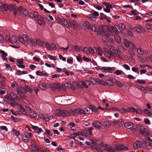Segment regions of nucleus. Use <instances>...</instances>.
<instances>
[{
    "label": "nucleus",
    "mask_w": 152,
    "mask_h": 152,
    "mask_svg": "<svg viewBox=\"0 0 152 152\" xmlns=\"http://www.w3.org/2000/svg\"><path fill=\"white\" fill-rule=\"evenodd\" d=\"M93 129L92 127L88 128V129H85L83 131L79 132L78 134L81 136L79 137V139L81 140H84V138L87 137H90L92 134L91 131Z\"/></svg>",
    "instance_id": "obj_1"
},
{
    "label": "nucleus",
    "mask_w": 152,
    "mask_h": 152,
    "mask_svg": "<svg viewBox=\"0 0 152 152\" xmlns=\"http://www.w3.org/2000/svg\"><path fill=\"white\" fill-rule=\"evenodd\" d=\"M72 114L69 113L68 112L65 110H58L56 111V112L54 114V115L55 116H62L63 117H66L67 115H70Z\"/></svg>",
    "instance_id": "obj_2"
},
{
    "label": "nucleus",
    "mask_w": 152,
    "mask_h": 152,
    "mask_svg": "<svg viewBox=\"0 0 152 152\" xmlns=\"http://www.w3.org/2000/svg\"><path fill=\"white\" fill-rule=\"evenodd\" d=\"M17 109L18 110L15 112L17 114L19 115L23 114L26 115H28V114L25 110V109L21 104H19L17 107Z\"/></svg>",
    "instance_id": "obj_3"
},
{
    "label": "nucleus",
    "mask_w": 152,
    "mask_h": 152,
    "mask_svg": "<svg viewBox=\"0 0 152 152\" xmlns=\"http://www.w3.org/2000/svg\"><path fill=\"white\" fill-rule=\"evenodd\" d=\"M17 92L18 94L23 98L25 97V95L24 93H26L23 87L21 86H18L17 88Z\"/></svg>",
    "instance_id": "obj_4"
},
{
    "label": "nucleus",
    "mask_w": 152,
    "mask_h": 152,
    "mask_svg": "<svg viewBox=\"0 0 152 152\" xmlns=\"http://www.w3.org/2000/svg\"><path fill=\"white\" fill-rule=\"evenodd\" d=\"M70 113L74 116H76L77 114H84V111L81 108L74 109V110H69Z\"/></svg>",
    "instance_id": "obj_5"
},
{
    "label": "nucleus",
    "mask_w": 152,
    "mask_h": 152,
    "mask_svg": "<svg viewBox=\"0 0 152 152\" xmlns=\"http://www.w3.org/2000/svg\"><path fill=\"white\" fill-rule=\"evenodd\" d=\"M103 49V54L104 56L109 59H111L114 56L113 52L108 50L106 48L104 47Z\"/></svg>",
    "instance_id": "obj_6"
},
{
    "label": "nucleus",
    "mask_w": 152,
    "mask_h": 152,
    "mask_svg": "<svg viewBox=\"0 0 152 152\" xmlns=\"http://www.w3.org/2000/svg\"><path fill=\"white\" fill-rule=\"evenodd\" d=\"M139 128V133L141 134H142L145 136L150 135V133L147 131L145 126L140 125Z\"/></svg>",
    "instance_id": "obj_7"
},
{
    "label": "nucleus",
    "mask_w": 152,
    "mask_h": 152,
    "mask_svg": "<svg viewBox=\"0 0 152 152\" xmlns=\"http://www.w3.org/2000/svg\"><path fill=\"white\" fill-rule=\"evenodd\" d=\"M124 42L126 47L128 48L130 47L133 49L136 48L134 44L132 41H129L126 39H124Z\"/></svg>",
    "instance_id": "obj_8"
},
{
    "label": "nucleus",
    "mask_w": 152,
    "mask_h": 152,
    "mask_svg": "<svg viewBox=\"0 0 152 152\" xmlns=\"http://www.w3.org/2000/svg\"><path fill=\"white\" fill-rule=\"evenodd\" d=\"M105 8L103 9V10L105 12L109 13L110 12V9L112 8V5L110 2H103L102 3Z\"/></svg>",
    "instance_id": "obj_9"
},
{
    "label": "nucleus",
    "mask_w": 152,
    "mask_h": 152,
    "mask_svg": "<svg viewBox=\"0 0 152 152\" xmlns=\"http://www.w3.org/2000/svg\"><path fill=\"white\" fill-rule=\"evenodd\" d=\"M98 70H100L104 72L111 73L114 70V69L110 67H100L98 68Z\"/></svg>",
    "instance_id": "obj_10"
},
{
    "label": "nucleus",
    "mask_w": 152,
    "mask_h": 152,
    "mask_svg": "<svg viewBox=\"0 0 152 152\" xmlns=\"http://www.w3.org/2000/svg\"><path fill=\"white\" fill-rule=\"evenodd\" d=\"M21 135L24 141L28 143L29 141V138L31 137V133L26 132L22 134Z\"/></svg>",
    "instance_id": "obj_11"
},
{
    "label": "nucleus",
    "mask_w": 152,
    "mask_h": 152,
    "mask_svg": "<svg viewBox=\"0 0 152 152\" xmlns=\"http://www.w3.org/2000/svg\"><path fill=\"white\" fill-rule=\"evenodd\" d=\"M78 84L79 86L82 88H87L90 85L88 80L78 81Z\"/></svg>",
    "instance_id": "obj_12"
},
{
    "label": "nucleus",
    "mask_w": 152,
    "mask_h": 152,
    "mask_svg": "<svg viewBox=\"0 0 152 152\" xmlns=\"http://www.w3.org/2000/svg\"><path fill=\"white\" fill-rule=\"evenodd\" d=\"M115 149L118 151H120L121 150H126L127 151L128 150V148L124 146L122 144H121L119 145H115Z\"/></svg>",
    "instance_id": "obj_13"
},
{
    "label": "nucleus",
    "mask_w": 152,
    "mask_h": 152,
    "mask_svg": "<svg viewBox=\"0 0 152 152\" xmlns=\"http://www.w3.org/2000/svg\"><path fill=\"white\" fill-rule=\"evenodd\" d=\"M49 85L50 88L53 90H55L56 89L58 90H60L61 89L59 85L57 83H49Z\"/></svg>",
    "instance_id": "obj_14"
},
{
    "label": "nucleus",
    "mask_w": 152,
    "mask_h": 152,
    "mask_svg": "<svg viewBox=\"0 0 152 152\" xmlns=\"http://www.w3.org/2000/svg\"><path fill=\"white\" fill-rule=\"evenodd\" d=\"M104 148L105 151L109 152H114L115 151V149L112 146L106 144L104 145Z\"/></svg>",
    "instance_id": "obj_15"
},
{
    "label": "nucleus",
    "mask_w": 152,
    "mask_h": 152,
    "mask_svg": "<svg viewBox=\"0 0 152 152\" xmlns=\"http://www.w3.org/2000/svg\"><path fill=\"white\" fill-rule=\"evenodd\" d=\"M137 52L140 55H142L143 54L147 55L148 52V50L145 49L143 50L141 48H137Z\"/></svg>",
    "instance_id": "obj_16"
},
{
    "label": "nucleus",
    "mask_w": 152,
    "mask_h": 152,
    "mask_svg": "<svg viewBox=\"0 0 152 152\" xmlns=\"http://www.w3.org/2000/svg\"><path fill=\"white\" fill-rule=\"evenodd\" d=\"M85 24L88 29L91 30L93 31H96V28L94 26L90 25L89 23L87 21L85 22Z\"/></svg>",
    "instance_id": "obj_17"
},
{
    "label": "nucleus",
    "mask_w": 152,
    "mask_h": 152,
    "mask_svg": "<svg viewBox=\"0 0 152 152\" xmlns=\"http://www.w3.org/2000/svg\"><path fill=\"white\" fill-rule=\"evenodd\" d=\"M142 145V142L140 141H138L134 142L133 145V147L135 149H137L140 148Z\"/></svg>",
    "instance_id": "obj_18"
},
{
    "label": "nucleus",
    "mask_w": 152,
    "mask_h": 152,
    "mask_svg": "<svg viewBox=\"0 0 152 152\" xmlns=\"http://www.w3.org/2000/svg\"><path fill=\"white\" fill-rule=\"evenodd\" d=\"M102 125V124L98 121H94L92 124V125L94 127L99 129L100 128Z\"/></svg>",
    "instance_id": "obj_19"
},
{
    "label": "nucleus",
    "mask_w": 152,
    "mask_h": 152,
    "mask_svg": "<svg viewBox=\"0 0 152 152\" xmlns=\"http://www.w3.org/2000/svg\"><path fill=\"white\" fill-rule=\"evenodd\" d=\"M95 53L97 54L100 56H102V55L103 51L102 49L99 47L96 48L94 47Z\"/></svg>",
    "instance_id": "obj_20"
},
{
    "label": "nucleus",
    "mask_w": 152,
    "mask_h": 152,
    "mask_svg": "<svg viewBox=\"0 0 152 152\" xmlns=\"http://www.w3.org/2000/svg\"><path fill=\"white\" fill-rule=\"evenodd\" d=\"M24 40L29 44H31L32 45L34 46L35 45L34 41L31 38L29 39L28 37L24 39Z\"/></svg>",
    "instance_id": "obj_21"
},
{
    "label": "nucleus",
    "mask_w": 152,
    "mask_h": 152,
    "mask_svg": "<svg viewBox=\"0 0 152 152\" xmlns=\"http://www.w3.org/2000/svg\"><path fill=\"white\" fill-rule=\"evenodd\" d=\"M107 27L105 25L99 26V30L102 33H105L106 31V30L107 29Z\"/></svg>",
    "instance_id": "obj_22"
},
{
    "label": "nucleus",
    "mask_w": 152,
    "mask_h": 152,
    "mask_svg": "<svg viewBox=\"0 0 152 152\" xmlns=\"http://www.w3.org/2000/svg\"><path fill=\"white\" fill-rule=\"evenodd\" d=\"M124 126L126 128L130 129L133 126V124L132 123L129 122L125 123L124 124Z\"/></svg>",
    "instance_id": "obj_23"
},
{
    "label": "nucleus",
    "mask_w": 152,
    "mask_h": 152,
    "mask_svg": "<svg viewBox=\"0 0 152 152\" xmlns=\"http://www.w3.org/2000/svg\"><path fill=\"white\" fill-rule=\"evenodd\" d=\"M39 87L41 89L44 90L48 88L47 86L44 83H41L39 84Z\"/></svg>",
    "instance_id": "obj_24"
},
{
    "label": "nucleus",
    "mask_w": 152,
    "mask_h": 152,
    "mask_svg": "<svg viewBox=\"0 0 152 152\" xmlns=\"http://www.w3.org/2000/svg\"><path fill=\"white\" fill-rule=\"evenodd\" d=\"M37 22L40 26H41L43 24H45V20L42 17L39 18V19L37 20Z\"/></svg>",
    "instance_id": "obj_25"
},
{
    "label": "nucleus",
    "mask_w": 152,
    "mask_h": 152,
    "mask_svg": "<svg viewBox=\"0 0 152 152\" xmlns=\"http://www.w3.org/2000/svg\"><path fill=\"white\" fill-rule=\"evenodd\" d=\"M114 52L115 56L118 58H121L122 57L121 52L117 49H115L114 50Z\"/></svg>",
    "instance_id": "obj_26"
},
{
    "label": "nucleus",
    "mask_w": 152,
    "mask_h": 152,
    "mask_svg": "<svg viewBox=\"0 0 152 152\" xmlns=\"http://www.w3.org/2000/svg\"><path fill=\"white\" fill-rule=\"evenodd\" d=\"M74 48L75 51L79 52L80 51H83V48L82 46L78 47L77 45H75L74 47Z\"/></svg>",
    "instance_id": "obj_27"
},
{
    "label": "nucleus",
    "mask_w": 152,
    "mask_h": 152,
    "mask_svg": "<svg viewBox=\"0 0 152 152\" xmlns=\"http://www.w3.org/2000/svg\"><path fill=\"white\" fill-rule=\"evenodd\" d=\"M0 53L2 54V56L4 60L6 61L7 60V58L6 57V56L7 55V53L3 50H1L0 51Z\"/></svg>",
    "instance_id": "obj_28"
},
{
    "label": "nucleus",
    "mask_w": 152,
    "mask_h": 152,
    "mask_svg": "<svg viewBox=\"0 0 152 152\" xmlns=\"http://www.w3.org/2000/svg\"><path fill=\"white\" fill-rule=\"evenodd\" d=\"M79 86L78 82H73L71 84V88L73 90H75L76 88Z\"/></svg>",
    "instance_id": "obj_29"
},
{
    "label": "nucleus",
    "mask_w": 152,
    "mask_h": 152,
    "mask_svg": "<svg viewBox=\"0 0 152 152\" xmlns=\"http://www.w3.org/2000/svg\"><path fill=\"white\" fill-rule=\"evenodd\" d=\"M10 100L12 101V102H11L10 103V104L11 106L13 107H15V106H17L18 107V106L19 104L17 102L15 101L14 99H10Z\"/></svg>",
    "instance_id": "obj_30"
},
{
    "label": "nucleus",
    "mask_w": 152,
    "mask_h": 152,
    "mask_svg": "<svg viewBox=\"0 0 152 152\" xmlns=\"http://www.w3.org/2000/svg\"><path fill=\"white\" fill-rule=\"evenodd\" d=\"M78 133L79 132L77 133H75L74 134H72L71 135V137L72 138L74 139L76 137H77V138L79 139V137L81 136L80 135L78 134Z\"/></svg>",
    "instance_id": "obj_31"
},
{
    "label": "nucleus",
    "mask_w": 152,
    "mask_h": 152,
    "mask_svg": "<svg viewBox=\"0 0 152 152\" xmlns=\"http://www.w3.org/2000/svg\"><path fill=\"white\" fill-rule=\"evenodd\" d=\"M142 28V26H140V27L138 26H136L134 28V29L137 33H140L142 32L141 29Z\"/></svg>",
    "instance_id": "obj_32"
},
{
    "label": "nucleus",
    "mask_w": 152,
    "mask_h": 152,
    "mask_svg": "<svg viewBox=\"0 0 152 152\" xmlns=\"http://www.w3.org/2000/svg\"><path fill=\"white\" fill-rule=\"evenodd\" d=\"M64 86L65 88L66 89H70L71 88V84L68 82H65L64 84Z\"/></svg>",
    "instance_id": "obj_33"
},
{
    "label": "nucleus",
    "mask_w": 152,
    "mask_h": 152,
    "mask_svg": "<svg viewBox=\"0 0 152 152\" xmlns=\"http://www.w3.org/2000/svg\"><path fill=\"white\" fill-rule=\"evenodd\" d=\"M121 53H123L125 51L124 48L121 45H119L117 46V49Z\"/></svg>",
    "instance_id": "obj_34"
},
{
    "label": "nucleus",
    "mask_w": 152,
    "mask_h": 152,
    "mask_svg": "<svg viewBox=\"0 0 152 152\" xmlns=\"http://www.w3.org/2000/svg\"><path fill=\"white\" fill-rule=\"evenodd\" d=\"M113 73L116 75H119L124 73L121 70L117 69L113 72Z\"/></svg>",
    "instance_id": "obj_35"
},
{
    "label": "nucleus",
    "mask_w": 152,
    "mask_h": 152,
    "mask_svg": "<svg viewBox=\"0 0 152 152\" xmlns=\"http://www.w3.org/2000/svg\"><path fill=\"white\" fill-rule=\"evenodd\" d=\"M25 90L26 91V93L27 92L29 93H31L32 92V91L30 88V87L28 86H26L24 88Z\"/></svg>",
    "instance_id": "obj_36"
},
{
    "label": "nucleus",
    "mask_w": 152,
    "mask_h": 152,
    "mask_svg": "<svg viewBox=\"0 0 152 152\" xmlns=\"http://www.w3.org/2000/svg\"><path fill=\"white\" fill-rule=\"evenodd\" d=\"M113 80V78H110V79L108 80L107 82V83L109 85L111 86H113V83L112 81Z\"/></svg>",
    "instance_id": "obj_37"
},
{
    "label": "nucleus",
    "mask_w": 152,
    "mask_h": 152,
    "mask_svg": "<svg viewBox=\"0 0 152 152\" xmlns=\"http://www.w3.org/2000/svg\"><path fill=\"white\" fill-rule=\"evenodd\" d=\"M92 113L91 109L89 108H86L84 111V113H86L88 114H90Z\"/></svg>",
    "instance_id": "obj_38"
},
{
    "label": "nucleus",
    "mask_w": 152,
    "mask_h": 152,
    "mask_svg": "<svg viewBox=\"0 0 152 152\" xmlns=\"http://www.w3.org/2000/svg\"><path fill=\"white\" fill-rule=\"evenodd\" d=\"M118 29L120 28L122 30H124L125 29L126 27L125 25L122 23H120L118 24Z\"/></svg>",
    "instance_id": "obj_39"
},
{
    "label": "nucleus",
    "mask_w": 152,
    "mask_h": 152,
    "mask_svg": "<svg viewBox=\"0 0 152 152\" xmlns=\"http://www.w3.org/2000/svg\"><path fill=\"white\" fill-rule=\"evenodd\" d=\"M90 20L92 21H95L96 19V18L95 17L92 16V15H89L88 18Z\"/></svg>",
    "instance_id": "obj_40"
},
{
    "label": "nucleus",
    "mask_w": 152,
    "mask_h": 152,
    "mask_svg": "<svg viewBox=\"0 0 152 152\" xmlns=\"http://www.w3.org/2000/svg\"><path fill=\"white\" fill-rule=\"evenodd\" d=\"M115 39L118 43H120L121 42L120 38L117 35L115 36Z\"/></svg>",
    "instance_id": "obj_41"
},
{
    "label": "nucleus",
    "mask_w": 152,
    "mask_h": 152,
    "mask_svg": "<svg viewBox=\"0 0 152 152\" xmlns=\"http://www.w3.org/2000/svg\"><path fill=\"white\" fill-rule=\"evenodd\" d=\"M124 124V122L122 120L119 119L117 122V124L119 127H121Z\"/></svg>",
    "instance_id": "obj_42"
},
{
    "label": "nucleus",
    "mask_w": 152,
    "mask_h": 152,
    "mask_svg": "<svg viewBox=\"0 0 152 152\" xmlns=\"http://www.w3.org/2000/svg\"><path fill=\"white\" fill-rule=\"evenodd\" d=\"M89 79L90 80V81H89V83H92L93 84H95L96 83V81L92 77H90Z\"/></svg>",
    "instance_id": "obj_43"
},
{
    "label": "nucleus",
    "mask_w": 152,
    "mask_h": 152,
    "mask_svg": "<svg viewBox=\"0 0 152 152\" xmlns=\"http://www.w3.org/2000/svg\"><path fill=\"white\" fill-rule=\"evenodd\" d=\"M90 108L91 109L92 112V111L95 112H97V109L93 105H90Z\"/></svg>",
    "instance_id": "obj_44"
},
{
    "label": "nucleus",
    "mask_w": 152,
    "mask_h": 152,
    "mask_svg": "<svg viewBox=\"0 0 152 152\" xmlns=\"http://www.w3.org/2000/svg\"><path fill=\"white\" fill-rule=\"evenodd\" d=\"M42 115L43 117V119L46 121H48L49 120V118L46 115L42 114Z\"/></svg>",
    "instance_id": "obj_45"
},
{
    "label": "nucleus",
    "mask_w": 152,
    "mask_h": 152,
    "mask_svg": "<svg viewBox=\"0 0 152 152\" xmlns=\"http://www.w3.org/2000/svg\"><path fill=\"white\" fill-rule=\"evenodd\" d=\"M26 110L28 113H31L32 111V110L31 108L29 106H26Z\"/></svg>",
    "instance_id": "obj_46"
},
{
    "label": "nucleus",
    "mask_w": 152,
    "mask_h": 152,
    "mask_svg": "<svg viewBox=\"0 0 152 152\" xmlns=\"http://www.w3.org/2000/svg\"><path fill=\"white\" fill-rule=\"evenodd\" d=\"M12 132L16 136H18L20 134V132L18 131H17L15 129H12Z\"/></svg>",
    "instance_id": "obj_47"
},
{
    "label": "nucleus",
    "mask_w": 152,
    "mask_h": 152,
    "mask_svg": "<svg viewBox=\"0 0 152 152\" xmlns=\"http://www.w3.org/2000/svg\"><path fill=\"white\" fill-rule=\"evenodd\" d=\"M89 54H94L95 53L94 47L92 48H89Z\"/></svg>",
    "instance_id": "obj_48"
},
{
    "label": "nucleus",
    "mask_w": 152,
    "mask_h": 152,
    "mask_svg": "<svg viewBox=\"0 0 152 152\" xmlns=\"http://www.w3.org/2000/svg\"><path fill=\"white\" fill-rule=\"evenodd\" d=\"M144 113L148 115H152L151 113L148 109H145L144 110Z\"/></svg>",
    "instance_id": "obj_49"
},
{
    "label": "nucleus",
    "mask_w": 152,
    "mask_h": 152,
    "mask_svg": "<svg viewBox=\"0 0 152 152\" xmlns=\"http://www.w3.org/2000/svg\"><path fill=\"white\" fill-rule=\"evenodd\" d=\"M111 28L113 30V31L116 34H118L119 32L117 30V27L115 26L111 27Z\"/></svg>",
    "instance_id": "obj_50"
},
{
    "label": "nucleus",
    "mask_w": 152,
    "mask_h": 152,
    "mask_svg": "<svg viewBox=\"0 0 152 152\" xmlns=\"http://www.w3.org/2000/svg\"><path fill=\"white\" fill-rule=\"evenodd\" d=\"M99 18L101 20H103L107 18V16L101 13Z\"/></svg>",
    "instance_id": "obj_51"
},
{
    "label": "nucleus",
    "mask_w": 152,
    "mask_h": 152,
    "mask_svg": "<svg viewBox=\"0 0 152 152\" xmlns=\"http://www.w3.org/2000/svg\"><path fill=\"white\" fill-rule=\"evenodd\" d=\"M136 82L137 83L145 84V82L144 80L140 79H138L136 81Z\"/></svg>",
    "instance_id": "obj_52"
},
{
    "label": "nucleus",
    "mask_w": 152,
    "mask_h": 152,
    "mask_svg": "<svg viewBox=\"0 0 152 152\" xmlns=\"http://www.w3.org/2000/svg\"><path fill=\"white\" fill-rule=\"evenodd\" d=\"M33 15L34 16L33 18H34L35 20H37L38 18V14L37 12H34L33 14Z\"/></svg>",
    "instance_id": "obj_53"
},
{
    "label": "nucleus",
    "mask_w": 152,
    "mask_h": 152,
    "mask_svg": "<svg viewBox=\"0 0 152 152\" xmlns=\"http://www.w3.org/2000/svg\"><path fill=\"white\" fill-rule=\"evenodd\" d=\"M36 43L40 46H42V43L41 41L39 39H37L36 40Z\"/></svg>",
    "instance_id": "obj_54"
},
{
    "label": "nucleus",
    "mask_w": 152,
    "mask_h": 152,
    "mask_svg": "<svg viewBox=\"0 0 152 152\" xmlns=\"http://www.w3.org/2000/svg\"><path fill=\"white\" fill-rule=\"evenodd\" d=\"M91 15H92V16H94V17H96H96L99 16V14L98 12L96 11H94V12H93L92 14H91Z\"/></svg>",
    "instance_id": "obj_55"
},
{
    "label": "nucleus",
    "mask_w": 152,
    "mask_h": 152,
    "mask_svg": "<svg viewBox=\"0 0 152 152\" xmlns=\"http://www.w3.org/2000/svg\"><path fill=\"white\" fill-rule=\"evenodd\" d=\"M85 51L86 54H89V48H87L85 47L84 48H83V51Z\"/></svg>",
    "instance_id": "obj_56"
},
{
    "label": "nucleus",
    "mask_w": 152,
    "mask_h": 152,
    "mask_svg": "<svg viewBox=\"0 0 152 152\" xmlns=\"http://www.w3.org/2000/svg\"><path fill=\"white\" fill-rule=\"evenodd\" d=\"M48 57L50 58V59L53 60H56V57L55 56H52V55H48Z\"/></svg>",
    "instance_id": "obj_57"
},
{
    "label": "nucleus",
    "mask_w": 152,
    "mask_h": 152,
    "mask_svg": "<svg viewBox=\"0 0 152 152\" xmlns=\"http://www.w3.org/2000/svg\"><path fill=\"white\" fill-rule=\"evenodd\" d=\"M5 39L6 41L8 42H12L11 38L10 36L8 35H6L5 36Z\"/></svg>",
    "instance_id": "obj_58"
},
{
    "label": "nucleus",
    "mask_w": 152,
    "mask_h": 152,
    "mask_svg": "<svg viewBox=\"0 0 152 152\" xmlns=\"http://www.w3.org/2000/svg\"><path fill=\"white\" fill-rule=\"evenodd\" d=\"M11 40L14 42H17V39L16 37L15 36H13L11 38Z\"/></svg>",
    "instance_id": "obj_59"
},
{
    "label": "nucleus",
    "mask_w": 152,
    "mask_h": 152,
    "mask_svg": "<svg viewBox=\"0 0 152 152\" xmlns=\"http://www.w3.org/2000/svg\"><path fill=\"white\" fill-rule=\"evenodd\" d=\"M24 8L23 7H20L18 9V11L19 13H20V14H19L20 15H21V13L22 12H23V9Z\"/></svg>",
    "instance_id": "obj_60"
},
{
    "label": "nucleus",
    "mask_w": 152,
    "mask_h": 152,
    "mask_svg": "<svg viewBox=\"0 0 152 152\" xmlns=\"http://www.w3.org/2000/svg\"><path fill=\"white\" fill-rule=\"evenodd\" d=\"M18 39L19 41L23 44L25 42L23 38H22L21 36H18Z\"/></svg>",
    "instance_id": "obj_61"
},
{
    "label": "nucleus",
    "mask_w": 152,
    "mask_h": 152,
    "mask_svg": "<svg viewBox=\"0 0 152 152\" xmlns=\"http://www.w3.org/2000/svg\"><path fill=\"white\" fill-rule=\"evenodd\" d=\"M103 124L104 126L106 127H109L110 125V123L107 121H104Z\"/></svg>",
    "instance_id": "obj_62"
},
{
    "label": "nucleus",
    "mask_w": 152,
    "mask_h": 152,
    "mask_svg": "<svg viewBox=\"0 0 152 152\" xmlns=\"http://www.w3.org/2000/svg\"><path fill=\"white\" fill-rule=\"evenodd\" d=\"M45 45L46 46L47 48L49 50H51V45H50V44H49V43H48L47 42H46L45 43Z\"/></svg>",
    "instance_id": "obj_63"
},
{
    "label": "nucleus",
    "mask_w": 152,
    "mask_h": 152,
    "mask_svg": "<svg viewBox=\"0 0 152 152\" xmlns=\"http://www.w3.org/2000/svg\"><path fill=\"white\" fill-rule=\"evenodd\" d=\"M123 66L126 70H129L130 69V67L128 65L124 64L123 65Z\"/></svg>",
    "instance_id": "obj_64"
}]
</instances>
